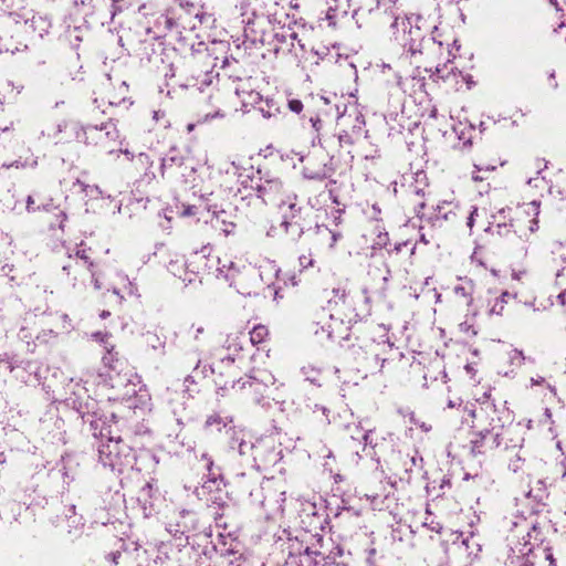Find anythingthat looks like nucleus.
Returning a JSON list of instances; mask_svg holds the SVG:
<instances>
[{
    "mask_svg": "<svg viewBox=\"0 0 566 566\" xmlns=\"http://www.w3.org/2000/svg\"><path fill=\"white\" fill-rule=\"evenodd\" d=\"M98 453L104 465H108L118 472H123L125 468L133 464L134 457L132 449L119 438H111L105 443H102Z\"/></svg>",
    "mask_w": 566,
    "mask_h": 566,
    "instance_id": "nucleus-2",
    "label": "nucleus"
},
{
    "mask_svg": "<svg viewBox=\"0 0 566 566\" xmlns=\"http://www.w3.org/2000/svg\"><path fill=\"white\" fill-rule=\"evenodd\" d=\"M513 356H514L515 358L522 359V355H521V353H518V352H516V350H514V352H513Z\"/></svg>",
    "mask_w": 566,
    "mask_h": 566,
    "instance_id": "nucleus-34",
    "label": "nucleus"
},
{
    "mask_svg": "<svg viewBox=\"0 0 566 566\" xmlns=\"http://www.w3.org/2000/svg\"><path fill=\"white\" fill-rule=\"evenodd\" d=\"M76 184L80 185L82 190L85 192H98L97 187L86 186V185L80 182L78 180L76 181Z\"/></svg>",
    "mask_w": 566,
    "mask_h": 566,
    "instance_id": "nucleus-25",
    "label": "nucleus"
},
{
    "mask_svg": "<svg viewBox=\"0 0 566 566\" xmlns=\"http://www.w3.org/2000/svg\"><path fill=\"white\" fill-rule=\"evenodd\" d=\"M469 415H470V417L473 418L474 417V411L473 410H469Z\"/></svg>",
    "mask_w": 566,
    "mask_h": 566,
    "instance_id": "nucleus-40",
    "label": "nucleus"
},
{
    "mask_svg": "<svg viewBox=\"0 0 566 566\" xmlns=\"http://www.w3.org/2000/svg\"><path fill=\"white\" fill-rule=\"evenodd\" d=\"M240 293H242V294H247V295H250V294H251V292H250V291H248V292H245V291H240Z\"/></svg>",
    "mask_w": 566,
    "mask_h": 566,
    "instance_id": "nucleus-39",
    "label": "nucleus"
},
{
    "mask_svg": "<svg viewBox=\"0 0 566 566\" xmlns=\"http://www.w3.org/2000/svg\"><path fill=\"white\" fill-rule=\"evenodd\" d=\"M460 403H461V400H460V399H458L457 401L449 400L448 406H449L450 408H454L455 406H460Z\"/></svg>",
    "mask_w": 566,
    "mask_h": 566,
    "instance_id": "nucleus-28",
    "label": "nucleus"
},
{
    "mask_svg": "<svg viewBox=\"0 0 566 566\" xmlns=\"http://www.w3.org/2000/svg\"><path fill=\"white\" fill-rule=\"evenodd\" d=\"M368 438H369V432L368 431L363 432V439L365 441V444H367Z\"/></svg>",
    "mask_w": 566,
    "mask_h": 566,
    "instance_id": "nucleus-31",
    "label": "nucleus"
},
{
    "mask_svg": "<svg viewBox=\"0 0 566 566\" xmlns=\"http://www.w3.org/2000/svg\"><path fill=\"white\" fill-rule=\"evenodd\" d=\"M280 270L273 261H264L260 265V279L268 285H274L279 279Z\"/></svg>",
    "mask_w": 566,
    "mask_h": 566,
    "instance_id": "nucleus-7",
    "label": "nucleus"
},
{
    "mask_svg": "<svg viewBox=\"0 0 566 566\" xmlns=\"http://www.w3.org/2000/svg\"><path fill=\"white\" fill-rule=\"evenodd\" d=\"M436 201V216L443 220H450L457 214L458 202L454 199L453 191H444L443 188H434L429 192Z\"/></svg>",
    "mask_w": 566,
    "mask_h": 566,
    "instance_id": "nucleus-6",
    "label": "nucleus"
},
{
    "mask_svg": "<svg viewBox=\"0 0 566 566\" xmlns=\"http://www.w3.org/2000/svg\"><path fill=\"white\" fill-rule=\"evenodd\" d=\"M233 361H234V358H232V357H228L226 359H222V363H229L230 364V363H233Z\"/></svg>",
    "mask_w": 566,
    "mask_h": 566,
    "instance_id": "nucleus-35",
    "label": "nucleus"
},
{
    "mask_svg": "<svg viewBox=\"0 0 566 566\" xmlns=\"http://www.w3.org/2000/svg\"><path fill=\"white\" fill-rule=\"evenodd\" d=\"M221 231L226 234V235H229L231 233H233L234 229H235V224L233 222H226V221H222V226L220 227Z\"/></svg>",
    "mask_w": 566,
    "mask_h": 566,
    "instance_id": "nucleus-22",
    "label": "nucleus"
},
{
    "mask_svg": "<svg viewBox=\"0 0 566 566\" xmlns=\"http://www.w3.org/2000/svg\"><path fill=\"white\" fill-rule=\"evenodd\" d=\"M311 122H312L313 126H314L316 129H318L317 124H319V119H318V118H317V119L312 118V119H311Z\"/></svg>",
    "mask_w": 566,
    "mask_h": 566,
    "instance_id": "nucleus-32",
    "label": "nucleus"
},
{
    "mask_svg": "<svg viewBox=\"0 0 566 566\" xmlns=\"http://www.w3.org/2000/svg\"><path fill=\"white\" fill-rule=\"evenodd\" d=\"M510 294L507 292H503L499 296H493L488 298L486 313L490 316H501L505 304L507 303V297Z\"/></svg>",
    "mask_w": 566,
    "mask_h": 566,
    "instance_id": "nucleus-8",
    "label": "nucleus"
},
{
    "mask_svg": "<svg viewBox=\"0 0 566 566\" xmlns=\"http://www.w3.org/2000/svg\"><path fill=\"white\" fill-rule=\"evenodd\" d=\"M94 285L96 289H101V283L97 279L94 280Z\"/></svg>",
    "mask_w": 566,
    "mask_h": 566,
    "instance_id": "nucleus-36",
    "label": "nucleus"
},
{
    "mask_svg": "<svg viewBox=\"0 0 566 566\" xmlns=\"http://www.w3.org/2000/svg\"><path fill=\"white\" fill-rule=\"evenodd\" d=\"M475 170L472 172V179L474 181H481L484 179L483 176H480L479 172L481 171H491V170H494L495 167L494 166H481V165H475Z\"/></svg>",
    "mask_w": 566,
    "mask_h": 566,
    "instance_id": "nucleus-17",
    "label": "nucleus"
},
{
    "mask_svg": "<svg viewBox=\"0 0 566 566\" xmlns=\"http://www.w3.org/2000/svg\"><path fill=\"white\" fill-rule=\"evenodd\" d=\"M287 106L291 112L296 114H300L303 111V103L296 98L290 99Z\"/></svg>",
    "mask_w": 566,
    "mask_h": 566,
    "instance_id": "nucleus-19",
    "label": "nucleus"
},
{
    "mask_svg": "<svg viewBox=\"0 0 566 566\" xmlns=\"http://www.w3.org/2000/svg\"><path fill=\"white\" fill-rule=\"evenodd\" d=\"M474 292V284L471 280H464L461 284L454 287V293L458 296H462L467 298L469 302L472 300V294Z\"/></svg>",
    "mask_w": 566,
    "mask_h": 566,
    "instance_id": "nucleus-10",
    "label": "nucleus"
},
{
    "mask_svg": "<svg viewBox=\"0 0 566 566\" xmlns=\"http://www.w3.org/2000/svg\"><path fill=\"white\" fill-rule=\"evenodd\" d=\"M379 6H384L386 10L390 9L397 3V0H377Z\"/></svg>",
    "mask_w": 566,
    "mask_h": 566,
    "instance_id": "nucleus-24",
    "label": "nucleus"
},
{
    "mask_svg": "<svg viewBox=\"0 0 566 566\" xmlns=\"http://www.w3.org/2000/svg\"><path fill=\"white\" fill-rule=\"evenodd\" d=\"M428 49V62L434 64L436 73L440 77H444V72L448 70V64L451 63L458 55L460 45L457 40H452V43H447L443 46L442 41L433 40L427 45Z\"/></svg>",
    "mask_w": 566,
    "mask_h": 566,
    "instance_id": "nucleus-5",
    "label": "nucleus"
},
{
    "mask_svg": "<svg viewBox=\"0 0 566 566\" xmlns=\"http://www.w3.org/2000/svg\"><path fill=\"white\" fill-rule=\"evenodd\" d=\"M202 331H203V328H202V327H199V328L197 329V332H198V333H202Z\"/></svg>",
    "mask_w": 566,
    "mask_h": 566,
    "instance_id": "nucleus-42",
    "label": "nucleus"
},
{
    "mask_svg": "<svg viewBox=\"0 0 566 566\" xmlns=\"http://www.w3.org/2000/svg\"><path fill=\"white\" fill-rule=\"evenodd\" d=\"M539 207V201L533 200L528 203L517 206L514 210L511 227L520 238L528 239L532 233L537 231Z\"/></svg>",
    "mask_w": 566,
    "mask_h": 566,
    "instance_id": "nucleus-3",
    "label": "nucleus"
},
{
    "mask_svg": "<svg viewBox=\"0 0 566 566\" xmlns=\"http://www.w3.org/2000/svg\"><path fill=\"white\" fill-rule=\"evenodd\" d=\"M113 292H114L116 295H119V294H120V289H118V287H114V289H113Z\"/></svg>",
    "mask_w": 566,
    "mask_h": 566,
    "instance_id": "nucleus-37",
    "label": "nucleus"
},
{
    "mask_svg": "<svg viewBox=\"0 0 566 566\" xmlns=\"http://www.w3.org/2000/svg\"><path fill=\"white\" fill-rule=\"evenodd\" d=\"M281 184L275 180L266 181L264 185L260 186V191L262 193H272L281 190Z\"/></svg>",
    "mask_w": 566,
    "mask_h": 566,
    "instance_id": "nucleus-15",
    "label": "nucleus"
},
{
    "mask_svg": "<svg viewBox=\"0 0 566 566\" xmlns=\"http://www.w3.org/2000/svg\"><path fill=\"white\" fill-rule=\"evenodd\" d=\"M192 213H193V212H192V209H191V208H187V209L184 211V214H185V216H190V214H192Z\"/></svg>",
    "mask_w": 566,
    "mask_h": 566,
    "instance_id": "nucleus-33",
    "label": "nucleus"
},
{
    "mask_svg": "<svg viewBox=\"0 0 566 566\" xmlns=\"http://www.w3.org/2000/svg\"><path fill=\"white\" fill-rule=\"evenodd\" d=\"M106 315H108V313H105V312L102 313V317H105Z\"/></svg>",
    "mask_w": 566,
    "mask_h": 566,
    "instance_id": "nucleus-43",
    "label": "nucleus"
},
{
    "mask_svg": "<svg viewBox=\"0 0 566 566\" xmlns=\"http://www.w3.org/2000/svg\"><path fill=\"white\" fill-rule=\"evenodd\" d=\"M526 536L523 537L524 544L518 548V553L523 556L528 555L533 551V544L531 543L532 534L531 530L535 531V526L527 525L526 527Z\"/></svg>",
    "mask_w": 566,
    "mask_h": 566,
    "instance_id": "nucleus-13",
    "label": "nucleus"
},
{
    "mask_svg": "<svg viewBox=\"0 0 566 566\" xmlns=\"http://www.w3.org/2000/svg\"><path fill=\"white\" fill-rule=\"evenodd\" d=\"M305 175L308 178H319V177L324 176V170L321 169V170H317V171H307V172H305Z\"/></svg>",
    "mask_w": 566,
    "mask_h": 566,
    "instance_id": "nucleus-26",
    "label": "nucleus"
},
{
    "mask_svg": "<svg viewBox=\"0 0 566 566\" xmlns=\"http://www.w3.org/2000/svg\"><path fill=\"white\" fill-rule=\"evenodd\" d=\"M118 279L120 280L122 282V285H123V289L122 291L126 294H134L135 292V289H134V285L133 283L127 279L126 275H123L122 273H118L117 274Z\"/></svg>",
    "mask_w": 566,
    "mask_h": 566,
    "instance_id": "nucleus-16",
    "label": "nucleus"
},
{
    "mask_svg": "<svg viewBox=\"0 0 566 566\" xmlns=\"http://www.w3.org/2000/svg\"><path fill=\"white\" fill-rule=\"evenodd\" d=\"M298 261H300V265H301V268H303V269H306V268H308V266H312V265H313V263H314V260H313V258H312V255H311V254H304V255H301V256H300V259H298Z\"/></svg>",
    "mask_w": 566,
    "mask_h": 566,
    "instance_id": "nucleus-21",
    "label": "nucleus"
},
{
    "mask_svg": "<svg viewBox=\"0 0 566 566\" xmlns=\"http://www.w3.org/2000/svg\"><path fill=\"white\" fill-rule=\"evenodd\" d=\"M392 28L397 29L396 40L408 49L411 55L422 53V32L418 25L413 27L411 17L405 19L396 18Z\"/></svg>",
    "mask_w": 566,
    "mask_h": 566,
    "instance_id": "nucleus-4",
    "label": "nucleus"
},
{
    "mask_svg": "<svg viewBox=\"0 0 566 566\" xmlns=\"http://www.w3.org/2000/svg\"><path fill=\"white\" fill-rule=\"evenodd\" d=\"M317 231L319 234H329V237H331L329 247L331 248H333L335 245V243L337 242V240L339 238L338 233L328 230L326 227H317Z\"/></svg>",
    "mask_w": 566,
    "mask_h": 566,
    "instance_id": "nucleus-18",
    "label": "nucleus"
},
{
    "mask_svg": "<svg viewBox=\"0 0 566 566\" xmlns=\"http://www.w3.org/2000/svg\"><path fill=\"white\" fill-rule=\"evenodd\" d=\"M256 107L263 117L266 118L272 117L279 113V107L273 103L272 99H266L265 102L262 101V103Z\"/></svg>",
    "mask_w": 566,
    "mask_h": 566,
    "instance_id": "nucleus-11",
    "label": "nucleus"
},
{
    "mask_svg": "<svg viewBox=\"0 0 566 566\" xmlns=\"http://www.w3.org/2000/svg\"><path fill=\"white\" fill-rule=\"evenodd\" d=\"M237 93L241 98L245 112H248L250 107H256L262 103V96L258 92L241 90Z\"/></svg>",
    "mask_w": 566,
    "mask_h": 566,
    "instance_id": "nucleus-9",
    "label": "nucleus"
},
{
    "mask_svg": "<svg viewBox=\"0 0 566 566\" xmlns=\"http://www.w3.org/2000/svg\"><path fill=\"white\" fill-rule=\"evenodd\" d=\"M244 171L247 174L244 176H243V174H240L239 178H242L241 184L243 185V187L247 188L249 186V180L251 179L254 170H253V167L250 166L249 168L244 169Z\"/></svg>",
    "mask_w": 566,
    "mask_h": 566,
    "instance_id": "nucleus-20",
    "label": "nucleus"
},
{
    "mask_svg": "<svg viewBox=\"0 0 566 566\" xmlns=\"http://www.w3.org/2000/svg\"><path fill=\"white\" fill-rule=\"evenodd\" d=\"M417 195H420V196H422V197H423V196H424V192H422V191H417Z\"/></svg>",
    "mask_w": 566,
    "mask_h": 566,
    "instance_id": "nucleus-41",
    "label": "nucleus"
},
{
    "mask_svg": "<svg viewBox=\"0 0 566 566\" xmlns=\"http://www.w3.org/2000/svg\"><path fill=\"white\" fill-rule=\"evenodd\" d=\"M465 369L468 370V373L474 375L475 374V368L472 366V365H467L465 366Z\"/></svg>",
    "mask_w": 566,
    "mask_h": 566,
    "instance_id": "nucleus-30",
    "label": "nucleus"
},
{
    "mask_svg": "<svg viewBox=\"0 0 566 566\" xmlns=\"http://www.w3.org/2000/svg\"><path fill=\"white\" fill-rule=\"evenodd\" d=\"M213 427H216V429L218 431H220L222 427H226V422L218 415L209 416L206 420V428H213Z\"/></svg>",
    "mask_w": 566,
    "mask_h": 566,
    "instance_id": "nucleus-14",
    "label": "nucleus"
},
{
    "mask_svg": "<svg viewBox=\"0 0 566 566\" xmlns=\"http://www.w3.org/2000/svg\"><path fill=\"white\" fill-rule=\"evenodd\" d=\"M357 314L352 306V301L344 297L340 303L329 302L328 312L323 311L316 323V335L325 336L332 340H343L349 335L350 326L356 322Z\"/></svg>",
    "mask_w": 566,
    "mask_h": 566,
    "instance_id": "nucleus-1",
    "label": "nucleus"
},
{
    "mask_svg": "<svg viewBox=\"0 0 566 566\" xmlns=\"http://www.w3.org/2000/svg\"><path fill=\"white\" fill-rule=\"evenodd\" d=\"M105 134L107 136H114V137L118 136L117 130L115 128H113L112 130H107Z\"/></svg>",
    "mask_w": 566,
    "mask_h": 566,
    "instance_id": "nucleus-29",
    "label": "nucleus"
},
{
    "mask_svg": "<svg viewBox=\"0 0 566 566\" xmlns=\"http://www.w3.org/2000/svg\"><path fill=\"white\" fill-rule=\"evenodd\" d=\"M321 99L325 103V104H328L329 103V99L325 96H322Z\"/></svg>",
    "mask_w": 566,
    "mask_h": 566,
    "instance_id": "nucleus-38",
    "label": "nucleus"
},
{
    "mask_svg": "<svg viewBox=\"0 0 566 566\" xmlns=\"http://www.w3.org/2000/svg\"><path fill=\"white\" fill-rule=\"evenodd\" d=\"M476 211H478V210H476V208H474V209L471 211V213H470V216H469V218H468V226H469L470 228H472V226H473L474 214L476 213Z\"/></svg>",
    "mask_w": 566,
    "mask_h": 566,
    "instance_id": "nucleus-27",
    "label": "nucleus"
},
{
    "mask_svg": "<svg viewBox=\"0 0 566 566\" xmlns=\"http://www.w3.org/2000/svg\"><path fill=\"white\" fill-rule=\"evenodd\" d=\"M535 185V187H541V188H545L546 187V181L544 178L542 177H535V178H530L528 179V184H533Z\"/></svg>",
    "mask_w": 566,
    "mask_h": 566,
    "instance_id": "nucleus-23",
    "label": "nucleus"
},
{
    "mask_svg": "<svg viewBox=\"0 0 566 566\" xmlns=\"http://www.w3.org/2000/svg\"><path fill=\"white\" fill-rule=\"evenodd\" d=\"M269 332L265 326L258 325L250 332V340L253 345H258L266 338Z\"/></svg>",
    "mask_w": 566,
    "mask_h": 566,
    "instance_id": "nucleus-12",
    "label": "nucleus"
}]
</instances>
